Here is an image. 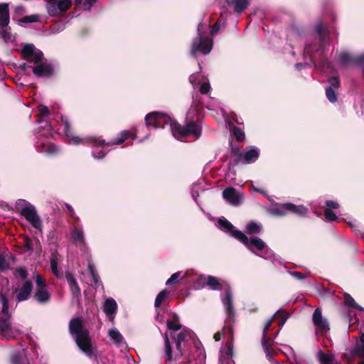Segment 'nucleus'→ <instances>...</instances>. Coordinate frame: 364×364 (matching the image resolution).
I'll use <instances>...</instances> for the list:
<instances>
[{
    "instance_id": "nucleus-29",
    "label": "nucleus",
    "mask_w": 364,
    "mask_h": 364,
    "mask_svg": "<svg viewBox=\"0 0 364 364\" xmlns=\"http://www.w3.org/2000/svg\"><path fill=\"white\" fill-rule=\"evenodd\" d=\"M227 3L229 6H234L235 12L241 14L250 5V0H228Z\"/></svg>"
},
{
    "instance_id": "nucleus-32",
    "label": "nucleus",
    "mask_w": 364,
    "mask_h": 364,
    "mask_svg": "<svg viewBox=\"0 0 364 364\" xmlns=\"http://www.w3.org/2000/svg\"><path fill=\"white\" fill-rule=\"evenodd\" d=\"M10 291L9 280L6 277H3L0 279V301L2 304V299L7 298V292Z\"/></svg>"
},
{
    "instance_id": "nucleus-47",
    "label": "nucleus",
    "mask_w": 364,
    "mask_h": 364,
    "mask_svg": "<svg viewBox=\"0 0 364 364\" xmlns=\"http://www.w3.org/2000/svg\"><path fill=\"white\" fill-rule=\"evenodd\" d=\"M38 112L39 119L38 122H40L42 120L41 118L49 115L50 110L47 106L41 105L38 107Z\"/></svg>"
},
{
    "instance_id": "nucleus-50",
    "label": "nucleus",
    "mask_w": 364,
    "mask_h": 364,
    "mask_svg": "<svg viewBox=\"0 0 364 364\" xmlns=\"http://www.w3.org/2000/svg\"><path fill=\"white\" fill-rule=\"evenodd\" d=\"M275 319V315H274L271 318L267 321L262 331V335H264V338H266V335H268V332L270 330L271 326Z\"/></svg>"
},
{
    "instance_id": "nucleus-18",
    "label": "nucleus",
    "mask_w": 364,
    "mask_h": 364,
    "mask_svg": "<svg viewBox=\"0 0 364 364\" xmlns=\"http://www.w3.org/2000/svg\"><path fill=\"white\" fill-rule=\"evenodd\" d=\"M330 86L326 87V95L327 99L332 103L337 101V95L335 89L340 87V81L338 77H331L328 79Z\"/></svg>"
},
{
    "instance_id": "nucleus-13",
    "label": "nucleus",
    "mask_w": 364,
    "mask_h": 364,
    "mask_svg": "<svg viewBox=\"0 0 364 364\" xmlns=\"http://www.w3.org/2000/svg\"><path fill=\"white\" fill-rule=\"evenodd\" d=\"M75 342L78 348L89 358L94 354L92 340L89 331L80 333L75 336Z\"/></svg>"
},
{
    "instance_id": "nucleus-31",
    "label": "nucleus",
    "mask_w": 364,
    "mask_h": 364,
    "mask_svg": "<svg viewBox=\"0 0 364 364\" xmlns=\"http://www.w3.org/2000/svg\"><path fill=\"white\" fill-rule=\"evenodd\" d=\"M318 358L321 364H341L334 359L333 355L325 353L321 350L318 353Z\"/></svg>"
},
{
    "instance_id": "nucleus-60",
    "label": "nucleus",
    "mask_w": 364,
    "mask_h": 364,
    "mask_svg": "<svg viewBox=\"0 0 364 364\" xmlns=\"http://www.w3.org/2000/svg\"><path fill=\"white\" fill-rule=\"evenodd\" d=\"M220 28V21H218L212 26L211 30H210V34L212 36L216 35L218 33Z\"/></svg>"
},
{
    "instance_id": "nucleus-37",
    "label": "nucleus",
    "mask_w": 364,
    "mask_h": 364,
    "mask_svg": "<svg viewBox=\"0 0 364 364\" xmlns=\"http://www.w3.org/2000/svg\"><path fill=\"white\" fill-rule=\"evenodd\" d=\"M231 134L238 142L243 141L245 138V132L239 127L234 126L230 129Z\"/></svg>"
},
{
    "instance_id": "nucleus-58",
    "label": "nucleus",
    "mask_w": 364,
    "mask_h": 364,
    "mask_svg": "<svg viewBox=\"0 0 364 364\" xmlns=\"http://www.w3.org/2000/svg\"><path fill=\"white\" fill-rule=\"evenodd\" d=\"M326 205L327 206L326 208H333V209H338L339 208L340 205L339 204L334 201V200H327L326 201Z\"/></svg>"
},
{
    "instance_id": "nucleus-30",
    "label": "nucleus",
    "mask_w": 364,
    "mask_h": 364,
    "mask_svg": "<svg viewBox=\"0 0 364 364\" xmlns=\"http://www.w3.org/2000/svg\"><path fill=\"white\" fill-rule=\"evenodd\" d=\"M269 213L277 217L287 215L288 214L287 203L272 206L269 210Z\"/></svg>"
},
{
    "instance_id": "nucleus-41",
    "label": "nucleus",
    "mask_w": 364,
    "mask_h": 364,
    "mask_svg": "<svg viewBox=\"0 0 364 364\" xmlns=\"http://www.w3.org/2000/svg\"><path fill=\"white\" fill-rule=\"evenodd\" d=\"M22 245L24 247L25 251L32 252L34 250L33 241L28 235H24L23 237Z\"/></svg>"
},
{
    "instance_id": "nucleus-26",
    "label": "nucleus",
    "mask_w": 364,
    "mask_h": 364,
    "mask_svg": "<svg viewBox=\"0 0 364 364\" xmlns=\"http://www.w3.org/2000/svg\"><path fill=\"white\" fill-rule=\"evenodd\" d=\"M33 299L41 304H46L50 301V294L47 289H36Z\"/></svg>"
},
{
    "instance_id": "nucleus-46",
    "label": "nucleus",
    "mask_w": 364,
    "mask_h": 364,
    "mask_svg": "<svg viewBox=\"0 0 364 364\" xmlns=\"http://www.w3.org/2000/svg\"><path fill=\"white\" fill-rule=\"evenodd\" d=\"M339 60L343 65L353 63V57L347 52H343L339 55Z\"/></svg>"
},
{
    "instance_id": "nucleus-43",
    "label": "nucleus",
    "mask_w": 364,
    "mask_h": 364,
    "mask_svg": "<svg viewBox=\"0 0 364 364\" xmlns=\"http://www.w3.org/2000/svg\"><path fill=\"white\" fill-rule=\"evenodd\" d=\"M35 282L36 284V289H47L46 279L41 274H37L36 275Z\"/></svg>"
},
{
    "instance_id": "nucleus-7",
    "label": "nucleus",
    "mask_w": 364,
    "mask_h": 364,
    "mask_svg": "<svg viewBox=\"0 0 364 364\" xmlns=\"http://www.w3.org/2000/svg\"><path fill=\"white\" fill-rule=\"evenodd\" d=\"M11 315L9 312V299H2L1 315H0V333L5 338L11 337Z\"/></svg>"
},
{
    "instance_id": "nucleus-22",
    "label": "nucleus",
    "mask_w": 364,
    "mask_h": 364,
    "mask_svg": "<svg viewBox=\"0 0 364 364\" xmlns=\"http://www.w3.org/2000/svg\"><path fill=\"white\" fill-rule=\"evenodd\" d=\"M70 332L73 335H80V333L88 331L83 328L82 322L80 318H73L69 323Z\"/></svg>"
},
{
    "instance_id": "nucleus-8",
    "label": "nucleus",
    "mask_w": 364,
    "mask_h": 364,
    "mask_svg": "<svg viewBox=\"0 0 364 364\" xmlns=\"http://www.w3.org/2000/svg\"><path fill=\"white\" fill-rule=\"evenodd\" d=\"M71 6V0H48L46 9L50 16H60L63 15Z\"/></svg>"
},
{
    "instance_id": "nucleus-42",
    "label": "nucleus",
    "mask_w": 364,
    "mask_h": 364,
    "mask_svg": "<svg viewBox=\"0 0 364 364\" xmlns=\"http://www.w3.org/2000/svg\"><path fill=\"white\" fill-rule=\"evenodd\" d=\"M109 336L116 343H121L123 340V336L117 329L109 330Z\"/></svg>"
},
{
    "instance_id": "nucleus-2",
    "label": "nucleus",
    "mask_w": 364,
    "mask_h": 364,
    "mask_svg": "<svg viewBox=\"0 0 364 364\" xmlns=\"http://www.w3.org/2000/svg\"><path fill=\"white\" fill-rule=\"evenodd\" d=\"M61 126L63 127V132L65 135L71 138L75 144L90 143L93 146H100L107 145L108 146L112 145H120L128 139H136V134L129 130H124L121 132L118 137L114 140L106 142L105 140L96 137H89L86 139H80L78 136H75L73 134V130L70 125V122L67 117H61Z\"/></svg>"
},
{
    "instance_id": "nucleus-25",
    "label": "nucleus",
    "mask_w": 364,
    "mask_h": 364,
    "mask_svg": "<svg viewBox=\"0 0 364 364\" xmlns=\"http://www.w3.org/2000/svg\"><path fill=\"white\" fill-rule=\"evenodd\" d=\"M219 228L224 232L229 233L231 236L236 239L235 232H241L236 230L233 225L225 218H219L218 220Z\"/></svg>"
},
{
    "instance_id": "nucleus-49",
    "label": "nucleus",
    "mask_w": 364,
    "mask_h": 364,
    "mask_svg": "<svg viewBox=\"0 0 364 364\" xmlns=\"http://www.w3.org/2000/svg\"><path fill=\"white\" fill-rule=\"evenodd\" d=\"M39 129H43V132L41 133L42 136L47 137V138L53 136V128L50 124H46L45 127H41Z\"/></svg>"
},
{
    "instance_id": "nucleus-3",
    "label": "nucleus",
    "mask_w": 364,
    "mask_h": 364,
    "mask_svg": "<svg viewBox=\"0 0 364 364\" xmlns=\"http://www.w3.org/2000/svg\"><path fill=\"white\" fill-rule=\"evenodd\" d=\"M201 23L198 26V36L193 39L190 53L195 57L200 53L203 55L208 54L213 48V43L208 37H205L201 31Z\"/></svg>"
},
{
    "instance_id": "nucleus-6",
    "label": "nucleus",
    "mask_w": 364,
    "mask_h": 364,
    "mask_svg": "<svg viewBox=\"0 0 364 364\" xmlns=\"http://www.w3.org/2000/svg\"><path fill=\"white\" fill-rule=\"evenodd\" d=\"M236 239L242 243L250 251L259 255L258 252H261L267 247L266 243L259 237H251L250 238L242 232H235Z\"/></svg>"
},
{
    "instance_id": "nucleus-63",
    "label": "nucleus",
    "mask_w": 364,
    "mask_h": 364,
    "mask_svg": "<svg viewBox=\"0 0 364 364\" xmlns=\"http://www.w3.org/2000/svg\"><path fill=\"white\" fill-rule=\"evenodd\" d=\"M25 12V9L23 6H18L15 8L14 13L16 15L20 16Z\"/></svg>"
},
{
    "instance_id": "nucleus-33",
    "label": "nucleus",
    "mask_w": 364,
    "mask_h": 364,
    "mask_svg": "<svg viewBox=\"0 0 364 364\" xmlns=\"http://www.w3.org/2000/svg\"><path fill=\"white\" fill-rule=\"evenodd\" d=\"M164 350H165V355H166V361H171L173 360V349L171 346V343L169 341L168 336L167 333H166L164 336Z\"/></svg>"
},
{
    "instance_id": "nucleus-16",
    "label": "nucleus",
    "mask_w": 364,
    "mask_h": 364,
    "mask_svg": "<svg viewBox=\"0 0 364 364\" xmlns=\"http://www.w3.org/2000/svg\"><path fill=\"white\" fill-rule=\"evenodd\" d=\"M33 289V283L31 280H26L20 288H16V301L21 302L28 300L31 296Z\"/></svg>"
},
{
    "instance_id": "nucleus-10",
    "label": "nucleus",
    "mask_w": 364,
    "mask_h": 364,
    "mask_svg": "<svg viewBox=\"0 0 364 364\" xmlns=\"http://www.w3.org/2000/svg\"><path fill=\"white\" fill-rule=\"evenodd\" d=\"M355 341V346L350 349V354L343 353L341 355L342 359L348 364L353 363V359L356 357H364V333L360 331L359 338H356Z\"/></svg>"
},
{
    "instance_id": "nucleus-53",
    "label": "nucleus",
    "mask_w": 364,
    "mask_h": 364,
    "mask_svg": "<svg viewBox=\"0 0 364 364\" xmlns=\"http://www.w3.org/2000/svg\"><path fill=\"white\" fill-rule=\"evenodd\" d=\"M176 344V353L175 359H178L183 355V350L182 349V343L174 341Z\"/></svg>"
},
{
    "instance_id": "nucleus-12",
    "label": "nucleus",
    "mask_w": 364,
    "mask_h": 364,
    "mask_svg": "<svg viewBox=\"0 0 364 364\" xmlns=\"http://www.w3.org/2000/svg\"><path fill=\"white\" fill-rule=\"evenodd\" d=\"M312 322L316 326V331L324 335L330 331V325L327 318L323 317L322 311L320 308H316L312 315Z\"/></svg>"
},
{
    "instance_id": "nucleus-40",
    "label": "nucleus",
    "mask_w": 364,
    "mask_h": 364,
    "mask_svg": "<svg viewBox=\"0 0 364 364\" xmlns=\"http://www.w3.org/2000/svg\"><path fill=\"white\" fill-rule=\"evenodd\" d=\"M168 294V290L163 289L162 291H161L155 299L154 306L156 308H159L161 305L163 301H164Z\"/></svg>"
},
{
    "instance_id": "nucleus-38",
    "label": "nucleus",
    "mask_w": 364,
    "mask_h": 364,
    "mask_svg": "<svg viewBox=\"0 0 364 364\" xmlns=\"http://www.w3.org/2000/svg\"><path fill=\"white\" fill-rule=\"evenodd\" d=\"M344 303L349 307L363 310V308L355 301L354 299L349 294L346 293L344 294Z\"/></svg>"
},
{
    "instance_id": "nucleus-56",
    "label": "nucleus",
    "mask_w": 364,
    "mask_h": 364,
    "mask_svg": "<svg viewBox=\"0 0 364 364\" xmlns=\"http://www.w3.org/2000/svg\"><path fill=\"white\" fill-rule=\"evenodd\" d=\"M210 86L209 83L203 82L200 87V92L203 95H206L209 92Z\"/></svg>"
},
{
    "instance_id": "nucleus-54",
    "label": "nucleus",
    "mask_w": 364,
    "mask_h": 364,
    "mask_svg": "<svg viewBox=\"0 0 364 364\" xmlns=\"http://www.w3.org/2000/svg\"><path fill=\"white\" fill-rule=\"evenodd\" d=\"M266 339H264V335H262V348H264V342H265V344H266V348H270L272 345V343H274V340L273 338H270L268 336V335H266Z\"/></svg>"
},
{
    "instance_id": "nucleus-57",
    "label": "nucleus",
    "mask_w": 364,
    "mask_h": 364,
    "mask_svg": "<svg viewBox=\"0 0 364 364\" xmlns=\"http://www.w3.org/2000/svg\"><path fill=\"white\" fill-rule=\"evenodd\" d=\"M364 63V54L359 55L355 57H353V63L361 65Z\"/></svg>"
},
{
    "instance_id": "nucleus-34",
    "label": "nucleus",
    "mask_w": 364,
    "mask_h": 364,
    "mask_svg": "<svg viewBox=\"0 0 364 364\" xmlns=\"http://www.w3.org/2000/svg\"><path fill=\"white\" fill-rule=\"evenodd\" d=\"M262 230V225L253 221L250 222L245 229V232L248 235L259 234Z\"/></svg>"
},
{
    "instance_id": "nucleus-20",
    "label": "nucleus",
    "mask_w": 364,
    "mask_h": 364,
    "mask_svg": "<svg viewBox=\"0 0 364 364\" xmlns=\"http://www.w3.org/2000/svg\"><path fill=\"white\" fill-rule=\"evenodd\" d=\"M117 304L114 299L109 298L105 301L103 311L110 321H112L114 319V316L117 312Z\"/></svg>"
},
{
    "instance_id": "nucleus-36",
    "label": "nucleus",
    "mask_w": 364,
    "mask_h": 364,
    "mask_svg": "<svg viewBox=\"0 0 364 364\" xmlns=\"http://www.w3.org/2000/svg\"><path fill=\"white\" fill-rule=\"evenodd\" d=\"M88 271L90 275L92 276V281L94 282V284L96 287H98L100 284V278L98 275L95 267L93 264L89 263L88 264Z\"/></svg>"
},
{
    "instance_id": "nucleus-21",
    "label": "nucleus",
    "mask_w": 364,
    "mask_h": 364,
    "mask_svg": "<svg viewBox=\"0 0 364 364\" xmlns=\"http://www.w3.org/2000/svg\"><path fill=\"white\" fill-rule=\"evenodd\" d=\"M223 197L231 205H237L240 203V197L235 188L229 187L223 191Z\"/></svg>"
},
{
    "instance_id": "nucleus-44",
    "label": "nucleus",
    "mask_w": 364,
    "mask_h": 364,
    "mask_svg": "<svg viewBox=\"0 0 364 364\" xmlns=\"http://www.w3.org/2000/svg\"><path fill=\"white\" fill-rule=\"evenodd\" d=\"M323 213L324 217L327 221L333 222L338 219V216L330 208H325Z\"/></svg>"
},
{
    "instance_id": "nucleus-15",
    "label": "nucleus",
    "mask_w": 364,
    "mask_h": 364,
    "mask_svg": "<svg viewBox=\"0 0 364 364\" xmlns=\"http://www.w3.org/2000/svg\"><path fill=\"white\" fill-rule=\"evenodd\" d=\"M223 303L225 307V311L228 315L227 322L230 323L233 320L235 316L232 294L230 286H228L225 289V296L223 298Z\"/></svg>"
},
{
    "instance_id": "nucleus-62",
    "label": "nucleus",
    "mask_w": 364,
    "mask_h": 364,
    "mask_svg": "<svg viewBox=\"0 0 364 364\" xmlns=\"http://www.w3.org/2000/svg\"><path fill=\"white\" fill-rule=\"evenodd\" d=\"M22 360V356L20 354H15L11 358L13 364H20Z\"/></svg>"
},
{
    "instance_id": "nucleus-1",
    "label": "nucleus",
    "mask_w": 364,
    "mask_h": 364,
    "mask_svg": "<svg viewBox=\"0 0 364 364\" xmlns=\"http://www.w3.org/2000/svg\"><path fill=\"white\" fill-rule=\"evenodd\" d=\"M145 124L147 127H151L154 129L168 127L173 136L178 140L189 136L198 139L202 134L201 127L195 121L190 120L185 125H181L168 115L160 112L147 114L145 117Z\"/></svg>"
},
{
    "instance_id": "nucleus-4",
    "label": "nucleus",
    "mask_w": 364,
    "mask_h": 364,
    "mask_svg": "<svg viewBox=\"0 0 364 364\" xmlns=\"http://www.w3.org/2000/svg\"><path fill=\"white\" fill-rule=\"evenodd\" d=\"M24 200H18L16 202V208L20 213L21 215L24 217L36 229L42 230V222L40 217L38 215L35 207L28 204L26 207L20 208L21 203H26Z\"/></svg>"
},
{
    "instance_id": "nucleus-51",
    "label": "nucleus",
    "mask_w": 364,
    "mask_h": 364,
    "mask_svg": "<svg viewBox=\"0 0 364 364\" xmlns=\"http://www.w3.org/2000/svg\"><path fill=\"white\" fill-rule=\"evenodd\" d=\"M264 350L266 353V357L267 358L271 361L272 358L276 355L277 353L276 351L272 348H266V344L265 343H264Z\"/></svg>"
},
{
    "instance_id": "nucleus-14",
    "label": "nucleus",
    "mask_w": 364,
    "mask_h": 364,
    "mask_svg": "<svg viewBox=\"0 0 364 364\" xmlns=\"http://www.w3.org/2000/svg\"><path fill=\"white\" fill-rule=\"evenodd\" d=\"M33 74L38 77L50 78L54 74V66L48 63H40L32 68Z\"/></svg>"
},
{
    "instance_id": "nucleus-52",
    "label": "nucleus",
    "mask_w": 364,
    "mask_h": 364,
    "mask_svg": "<svg viewBox=\"0 0 364 364\" xmlns=\"http://www.w3.org/2000/svg\"><path fill=\"white\" fill-rule=\"evenodd\" d=\"M180 277H181V272H177L173 273L171 276V277L169 279H168V280L166 282V285H170V284H172L178 283V278Z\"/></svg>"
},
{
    "instance_id": "nucleus-28",
    "label": "nucleus",
    "mask_w": 364,
    "mask_h": 364,
    "mask_svg": "<svg viewBox=\"0 0 364 364\" xmlns=\"http://www.w3.org/2000/svg\"><path fill=\"white\" fill-rule=\"evenodd\" d=\"M233 355V346L231 343L228 344L226 349L221 352L219 361L220 364H232Z\"/></svg>"
},
{
    "instance_id": "nucleus-45",
    "label": "nucleus",
    "mask_w": 364,
    "mask_h": 364,
    "mask_svg": "<svg viewBox=\"0 0 364 364\" xmlns=\"http://www.w3.org/2000/svg\"><path fill=\"white\" fill-rule=\"evenodd\" d=\"M188 336V332L186 331H181L178 334L171 333V337L174 341L184 342L186 338Z\"/></svg>"
},
{
    "instance_id": "nucleus-39",
    "label": "nucleus",
    "mask_w": 364,
    "mask_h": 364,
    "mask_svg": "<svg viewBox=\"0 0 364 364\" xmlns=\"http://www.w3.org/2000/svg\"><path fill=\"white\" fill-rule=\"evenodd\" d=\"M72 237L73 239L80 243L85 242L84 232L82 230L75 228L72 232Z\"/></svg>"
},
{
    "instance_id": "nucleus-64",
    "label": "nucleus",
    "mask_w": 364,
    "mask_h": 364,
    "mask_svg": "<svg viewBox=\"0 0 364 364\" xmlns=\"http://www.w3.org/2000/svg\"><path fill=\"white\" fill-rule=\"evenodd\" d=\"M291 274L297 279L301 280L306 277V276L300 272H293Z\"/></svg>"
},
{
    "instance_id": "nucleus-35",
    "label": "nucleus",
    "mask_w": 364,
    "mask_h": 364,
    "mask_svg": "<svg viewBox=\"0 0 364 364\" xmlns=\"http://www.w3.org/2000/svg\"><path fill=\"white\" fill-rule=\"evenodd\" d=\"M178 316L174 314L173 316V321L168 320L166 322L168 328L173 331L181 330L182 328V326L178 323Z\"/></svg>"
},
{
    "instance_id": "nucleus-5",
    "label": "nucleus",
    "mask_w": 364,
    "mask_h": 364,
    "mask_svg": "<svg viewBox=\"0 0 364 364\" xmlns=\"http://www.w3.org/2000/svg\"><path fill=\"white\" fill-rule=\"evenodd\" d=\"M10 22V14L9 4H0V36L4 43L11 41V28L9 26Z\"/></svg>"
},
{
    "instance_id": "nucleus-27",
    "label": "nucleus",
    "mask_w": 364,
    "mask_h": 364,
    "mask_svg": "<svg viewBox=\"0 0 364 364\" xmlns=\"http://www.w3.org/2000/svg\"><path fill=\"white\" fill-rule=\"evenodd\" d=\"M288 213H292L299 217H306L308 209L304 205H296L291 203H287Z\"/></svg>"
},
{
    "instance_id": "nucleus-11",
    "label": "nucleus",
    "mask_w": 364,
    "mask_h": 364,
    "mask_svg": "<svg viewBox=\"0 0 364 364\" xmlns=\"http://www.w3.org/2000/svg\"><path fill=\"white\" fill-rule=\"evenodd\" d=\"M195 288H203L208 287L211 290L221 291L223 289V284L216 277L208 275H199L193 282Z\"/></svg>"
},
{
    "instance_id": "nucleus-9",
    "label": "nucleus",
    "mask_w": 364,
    "mask_h": 364,
    "mask_svg": "<svg viewBox=\"0 0 364 364\" xmlns=\"http://www.w3.org/2000/svg\"><path fill=\"white\" fill-rule=\"evenodd\" d=\"M22 58L28 63L39 64L43 61V53L32 43H26L21 50Z\"/></svg>"
},
{
    "instance_id": "nucleus-55",
    "label": "nucleus",
    "mask_w": 364,
    "mask_h": 364,
    "mask_svg": "<svg viewBox=\"0 0 364 364\" xmlns=\"http://www.w3.org/2000/svg\"><path fill=\"white\" fill-rule=\"evenodd\" d=\"M9 268V264L4 256L0 255V272H3Z\"/></svg>"
},
{
    "instance_id": "nucleus-17",
    "label": "nucleus",
    "mask_w": 364,
    "mask_h": 364,
    "mask_svg": "<svg viewBox=\"0 0 364 364\" xmlns=\"http://www.w3.org/2000/svg\"><path fill=\"white\" fill-rule=\"evenodd\" d=\"M69 284L73 298L80 303L81 299V289L72 272H66L65 275Z\"/></svg>"
},
{
    "instance_id": "nucleus-59",
    "label": "nucleus",
    "mask_w": 364,
    "mask_h": 364,
    "mask_svg": "<svg viewBox=\"0 0 364 364\" xmlns=\"http://www.w3.org/2000/svg\"><path fill=\"white\" fill-rule=\"evenodd\" d=\"M16 272L18 274V275L22 279H26L28 277L27 270L23 267H18L16 269Z\"/></svg>"
},
{
    "instance_id": "nucleus-24",
    "label": "nucleus",
    "mask_w": 364,
    "mask_h": 364,
    "mask_svg": "<svg viewBox=\"0 0 364 364\" xmlns=\"http://www.w3.org/2000/svg\"><path fill=\"white\" fill-rule=\"evenodd\" d=\"M316 32L318 33L319 41H320V46L318 48L316 49V51H318L323 46L328 43L329 42V32L326 28H325L322 24H318L316 27Z\"/></svg>"
},
{
    "instance_id": "nucleus-19",
    "label": "nucleus",
    "mask_w": 364,
    "mask_h": 364,
    "mask_svg": "<svg viewBox=\"0 0 364 364\" xmlns=\"http://www.w3.org/2000/svg\"><path fill=\"white\" fill-rule=\"evenodd\" d=\"M260 151L256 146L247 147V151L243 152L240 163L249 164L255 163L259 157Z\"/></svg>"
},
{
    "instance_id": "nucleus-23",
    "label": "nucleus",
    "mask_w": 364,
    "mask_h": 364,
    "mask_svg": "<svg viewBox=\"0 0 364 364\" xmlns=\"http://www.w3.org/2000/svg\"><path fill=\"white\" fill-rule=\"evenodd\" d=\"M230 144L231 146V156L233 157V159L228 164L229 169H230L231 167L237 166L242 161L243 154V152L240 151L239 146H233L232 142H230Z\"/></svg>"
},
{
    "instance_id": "nucleus-61",
    "label": "nucleus",
    "mask_w": 364,
    "mask_h": 364,
    "mask_svg": "<svg viewBox=\"0 0 364 364\" xmlns=\"http://www.w3.org/2000/svg\"><path fill=\"white\" fill-rule=\"evenodd\" d=\"M92 155L95 159H101L105 156L106 152H105L103 150H101L97 153L93 151Z\"/></svg>"
},
{
    "instance_id": "nucleus-48",
    "label": "nucleus",
    "mask_w": 364,
    "mask_h": 364,
    "mask_svg": "<svg viewBox=\"0 0 364 364\" xmlns=\"http://www.w3.org/2000/svg\"><path fill=\"white\" fill-rule=\"evenodd\" d=\"M38 19L39 16L38 15H29L20 18L18 22L23 23H34L38 21Z\"/></svg>"
}]
</instances>
